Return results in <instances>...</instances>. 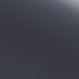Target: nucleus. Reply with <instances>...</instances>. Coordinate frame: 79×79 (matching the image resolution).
Here are the masks:
<instances>
[{"mask_svg": "<svg viewBox=\"0 0 79 79\" xmlns=\"http://www.w3.org/2000/svg\"><path fill=\"white\" fill-rule=\"evenodd\" d=\"M48 48L50 50V15H48Z\"/></svg>", "mask_w": 79, "mask_h": 79, "instance_id": "f257e3e1", "label": "nucleus"}, {"mask_svg": "<svg viewBox=\"0 0 79 79\" xmlns=\"http://www.w3.org/2000/svg\"><path fill=\"white\" fill-rule=\"evenodd\" d=\"M48 52V79H50V50Z\"/></svg>", "mask_w": 79, "mask_h": 79, "instance_id": "f03ea898", "label": "nucleus"}, {"mask_svg": "<svg viewBox=\"0 0 79 79\" xmlns=\"http://www.w3.org/2000/svg\"><path fill=\"white\" fill-rule=\"evenodd\" d=\"M50 50H51V48H50Z\"/></svg>", "mask_w": 79, "mask_h": 79, "instance_id": "20e7f679", "label": "nucleus"}, {"mask_svg": "<svg viewBox=\"0 0 79 79\" xmlns=\"http://www.w3.org/2000/svg\"><path fill=\"white\" fill-rule=\"evenodd\" d=\"M25 46H27V45H25Z\"/></svg>", "mask_w": 79, "mask_h": 79, "instance_id": "423d86ee", "label": "nucleus"}, {"mask_svg": "<svg viewBox=\"0 0 79 79\" xmlns=\"http://www.w3.org/2000/svg\"><path fill=\"white\" fill-rule=\"evenodd\" d=\"M46 43H44V44H43V45H46Z\"/></svg>", "mask_w": 79, "mask_h": 79, "instance_id": "7ed1b4c3", "label": "nucleus"}, {"mask_svg": "<svg viewBox=\"0 0 79 79\" xmlns=\"http://www.w3.org/2000/svg\"><path fill=\"white\" fill-rule=\"evenodd\" d=\"M51 50H50V52H51Z\"/></svg>", "mask_w": 79, "mask_h": 79, "instance_id": "39448f33", "label": "nucleus"}]
</instances>
